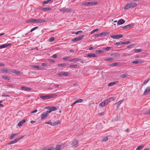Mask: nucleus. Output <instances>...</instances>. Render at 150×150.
I'll use <instances>...</instances> for the list:
<instances>
[{
    "label": "nucleus",
    "instance_id": "obj_28",
    "mask_svg": "<svg viewBox=\"0 0 150 150\" xmlns=\"http://www.w3.org/2000/svg\"><path fill=\"white\" fill-rule=\"evenodd\" d=\"M81 59H78V58H76L75 59H70L69 60V61L70 62H77L78 61H79Z\"/></svg>",
    "mask_w": 150,
    "mask_h": 150
},
{
    "label": "nucleus",
    "instance_id": "obj_47",
    "mask_svg": "<svg viewBox=\"0 0 150 150\" xmlns=\"http://www.w3.org/2000/svg\"><path fill=\"white\" fill-rule=\"evenodd\" d=\"M130 42H131L130 41H126L122 42V44L126 45V44H127L129 43H130Z\"/></svg>",
    "mask_w": 150,
    "mask_h": 150
},
{
    "label": "nucleus",
    "instance_id": "obj_32",
    "mask_svg": "<svg viewBox=\"0 0 150 150\" xmlns=\"http://www.w3.org/2000/svg\"><path fill=\"white\" fill-rule=\"evenodd\" d=\"M78 66V65L77 64H75L70 65L69 66V67H70L71 68H74L75 69V68H76Z\"/></svg>",
    "mask_w": 150,
    "mask_h": 150
},
{
    "label": "nucleus",
    "instance_id": "obj_19",
    "mask_svg": "<svg viewBox=\"0 0 150 150\" xmlns=\"http://www.w3.org/2000/svg\"><path fill=\"white\" fill-rule=\"evenodd\" d=\"M47 116L48 115L44 112L40 116L41 119V120H44L47 117Z\"/></svg>",
    "mask_w": 150,
    "mask_h": 150
},
{
    "label": "nucleus",
    "instance_id": "obj_35",
    "mask_svg": "<svg viewBox=\"0 0 150 150\" xmlns=\"http://www.w3.org/2000/svg\"><path fill=\"white\" fill-rule=\"evenodd\" d=\"M108 136L104 137L101 140V142H106L108 140Z\"/></svg>",
    "mask_w": 150,
    "mask_h": 150
},
{
    "label": "nucleus",
    "instance_id": "obj_39",
    "mask_svg": "<svg viewBox=\"0 0 150 150\" xmlns=\"http://www.w3.org/2000/svg\"><path fill=\"white\" fill-rule=\"evenodd\" d=\"M89 3H88V2H86L85 3H84L83 2H82L81 4L82 5H84L85 6H88V4Z\"/></svg>",
    "mask_w": 150,
    "mask_h": 150
},
{
    "label": "nucleus",
    "instance_id": "obj_18",
    "mask_svg": "<svg viewBox=\"0 0 150 150\" xmlns=\"http://www.w3.org/2000/svg\"><path fill=\"white\" fill-rule=\"evenodd\" d=\"M21 88L22 90L26 91H29L31 90V88H28L25 86L22 87H21Z\"/></svg>",
    "mask_w": 150,
    "mask_h": 150
},
{
    "label": "nucleus",
    "instance_id": "obj_12",
    "mask_svg": "<svg viewBox=\"0 0 150 150\" xmlns=\"http://www.w3.org/2000/svg\"><path fill=\"white\" fill-rule=\"evenodd\" d=\"M12 70L8 69L3 68L1 70V71L5 73H10L11 72Z\"/></svg>",
    "mask_w": 150,
    "mask_h": 150
},
{
    "label": "nucleus",
    "instance_id": "obj_16",
    "mask_svg": "<svg viewBox=\"0 0 150 150\" xmlns=\"http://www.w3.org/2000/svg\"><path fill=\"white\" fill-rule=\"evenodd\" d=\"M86 56L88 57H97V55L96 54H92L91 53H88L86 54Z\"/></svg>",
    "mask_w": 150,
    "mask_h": 150
},
{
    "label": "nucleus",
    "instance_id": "obj_13",
    "mask_svg": "<svg viewBox=\"0 0 150 150\" xmlns=\"http://www.w3.org/2000/svg\"><path fill=\"white\" fill-rule=\"evenodd\" d=\"M134 26V24H130L127 25H125L123 26L122 28L123 29H127L129 28H130Z\"/></svg>",
    "mask_w": 150,
    "mask_h": 150
},
{
    "label": "nucleus",
    "instance_id": "obj_36",
    "mask_svg": "<svg viewBox=\"0 0 150 150\" xmlns=\"http://www.w3.org/2000/svg\"><path fill=\"white\" fill-rule=\"evenodd\" d=\"M130 7H131L129 3H128L126 4V5L124 9L127 10Z\"/></svg>",
    "mask_w": 150,
    "mask_h": 150
},
{
    "label": "nucleus",
    "instance_id": "obj_30",
    "mask_svg": "<svg viewBox=\"0 0 150 150\" xmlns=\"http://www.w3.org/2000/svg\"><path fill=\"white\" fill-rule=\"evenodd\" d=\"M52 0H47L46 1H43L42 2V4L43 5H44L45 4H47L50 1H51Z\"/></svg>",
    "mask_w": 150,
    "mask_h": 150
},
{
    "label": "nucleus",
    "instance_id": "obj_55",
    "mask_svg": "<svg viewBox=\"0 0 150 150\" xmlns=\"http://www.w3.org/2000/svg\"><path fill=\"white\" fill-rule=\"evenodd\" d=\"M31 22H32V18L28 19L25 21V23H29Z\"/></svg>",
    "mask_w": 150,
    "mask_h": 150
},
{
    "label": "nucleus",
    "instance_id": "obj_11",
    "mask_svg": "<svg viewBox=\"0 0 150 150\" xmlns=\"http://www.w3.org/2000/svg\"><path fill=\"white\" fill-rule=\"evenodd\" d=\"M124 100V99H122L120 100L118 102L115 103L114 104V105L117 107V108H118L119 106L121 104V103Z\"/></svg>",
    "mask_w": 150,
    "mask_h": 150
},
{
    "label": "nucleus",
    "instance_id": "obj_24",
    "mask_svg": "<svg viewBox=\"0 0 150 150\" xmlns=\"http://www.w3.org/2000/svg\"><path fill=\"white\" fill-rule=\"evenodd\" d=\"M45 20L41 19H36V23H42L45 22Z\"/></svg>",
    "mask_w": 150,
    "mask_h": 150
},
{
    "label": "nucleus",
    "instance_id": "obj_33",
    "mask_svg": "<svg viewBox=\"0 0 150 150\" xmlns=\"http://www.w3.org/2000/svg\"><path fill=\"white\" fill-rule=\"evenodd\" d=\"M114 45H121L122 44V42L121 41H120L118 42H116L114 43Z\"/></svg>",
    "mask_w": 150,
    "mask_h": 150
},
{
    "label": "nucleus",
    "instance_id": "obj_4",
    "mask_svg": "<svg viewBox=\"0 0 150 150\" xmlns=\"http://www.w3.org/2000/svg\"><path fill=\"white\" fill-rule=\"evenodd\" d=\"M123 36L122 34H118V35H111L110 36L111 38L115 39H118L122 38Z\"/></svg>",
    "mask_w": 150,
    "mask_h": 150
},
{
    "label": "nucleus",
    "instance_id": "obj_44",
    "mask_svg": "<svg viewBox=\"0 0 150 150\" xmlns=\"http://www.w3.org/2000/svg\"><path fill=\"white\" fill-rule=\"evenodd\" d=\"M91 6L96 5L98 4V2L97 1H91Z\"/></svg>",
    "mask_w": 150,
    "mask_h": 150
},
{
    "label": "nucleus",
    "instance_id": "obj_15",
    "mask_svg": "<svg viewBox=\"0 0 150 150\" xmlns=\"http://www.w3.org/2000/svg\"><path fill=\"white\" fill-rule=\"evenodd\" d=\"M125 22V21L123 19H120L117 22L118 25H122Z\"/></svg>",
    "mask_w": 150,
    "mask_h": 150
},
{
    "label": "nucleus",
    "instance_id": "obj_29",
    "mask_svg": "<svg viewBox=\"0 0 150 150\" xmlns=\"http://www.w3.org/2000/svg\"><path fill=\"white\" fill-rule=\"evenodd\" d=\"M139 60H136L132 62H131V64H137L138 63H141V62L140 61H139Z\"/></svg>",
    "mask_w": 150,
    "mask_h": 150
},
{
    "label": "nucleus",
    "instance_id": "obj_51",
    "mask_svg": "<svg viewBox=\"0 0 150 150\" xmlns=\"http://www.w3.org/2000/svg\"><path fill=\"white\" fill-rule=\"evenodd\" d=\"M54 40V37H51L49 39V41L51 42L53 41Z\"/></svg>",
    "mask_w": 150,
    "mask_h": 150
},
{
    "label": "nucleus",
    "instance_id": "obj_10",
    "mask_svg": "<svg viewBox=\"0 0 150 150\" xmlns=\"http://www.w3.org/2000/svg\"><path fill=\"white\" fill-rule=\"evenodd\" d=\"M40 10L43 11L44 12H46L48 11H51L52 10V8L49 7H42L41 8Z\"/></svg>",
    "mask_w": 150,
    "mask_h": 150
},
{
    "label": "nucleus",
    "instance_id": "obj_57",
    "mask_svg": "<svg viewBox=\"0 0 150 150\" xmlns=\"http://www.w3.org/2000/svg\"><path fill=\"white\" fill-rule=\"evenodd\" d=\"M108 99L104 101V102L105 103V105L110 103Z\"/></svg>",
    "mask_w": 150,
    "mask_h": 150
},
{
    "label": "nucleus",
    "instance_id": "obj_41",
    "mask_svg": "<svg viewBox=\"0 0 150 150\" xmlns=\"http://www.w3.org/2000/svg\"><path fill=\"white\" fill-rule=\"evenodd\" d=\"M61 122L59 121L58 122H53V126H55L56 125H58L59 124H60Z\"/></svg>",
    "mask_w": 150,
    "mask_h": 150
},
{
    "label": "nucleus",
    "instance_id": "obj_38",
    "mask_svg": "<svg viewBox=\"0 0 150 150\" xmlns=\"http://www.w3.org/2000/svg\"><path fill=\"white\" fill-rule=\"evenodd\" d=\"M144 145H142L140 146H139L137 147L136 148V150H140L141 149L143 148L144 147Z\"/></svg>",
    "mask_w": 150,
    "mask_h": 150
},
{
    "label": "nucleus",
    "instance_id": "obj_31",
    "mask_svg": "<svg viewBox=\"0 0 150 150\" xmlns=\"http://www.w3.org/2000/svg\"><path fill=\"white\" fill-rule=\"evenodd\" d=\"M150 91V86L147 87L145 90L144 93H146Z\"/></svg>",
    "mask_w": 150,
    "mask_h": 150
},
{
    "label": "nucleus",
    "instance_id": "obj_23",
    "mask_svg": "<svg viewBox=\"0 0 150 150\" xmlns=\"http://www.w3.org/2000/svg\"><path fill=\"white\" fill-rule=\"evenodd\" d=\"M11 72L15 73L16 75H20L21 74V72L20 71H17L16 70L14 69L12 70Z\"/></svg>",
    "mask_w": 150,
    "mask_h": 150
},
{
    "label": "nucleus",
    "instance_id": "obj_7",
    "mask_svg": "<svg viewBox=\"0 0 150 150\" xmlns=\"http://www.w3.org/2000/svg\"><path fill=\"white\" fill-rule=\"evenodd\" d=\"M120 55L121 54L120 53L117 52H115L110 54V56H112L113 57H119Z\"/></svg>",
    "mask_w": 150,
    "mask_h": 150
},
{
    "label": "nucleus",
    "instance_id": "obj_60",
    "mask_svg": "<svg viewBox=\"0 0 150 150\" xmlns=\"http://www.w3.org/2000/svg\"><path fill=\"white\" fill-rule=\"evenodd\" d=\"M66 65V64H60L58 65L59 66H61L62 67L65 66Z\"/></svg>",
    "mask_w": 150,
    "mask_h": 150
},
{
    "label": "nucleus",
    "instance_id": "obj_17",
    "mask_svg": "<svg viewBox=\"0 0 150 150\" xmlns=\"http://www.w3.org/2000/svg\"><path fill=\"white\" fill-rule=\"evenodd\" d=\"M31 67L33 68H35L41 70L42 69V67L41 66L38 65H32L31 66Z\"/></svg>",
    "mask_w": 150,
    "mask_h": 150
},
{
    "label": "nucleus",
    "instance_id": "obj_63",
    "mask_svg": "<svg viewBox=\"0 0 150 150\" xmlns=\"http://www.w3.org/2000/svg\"><path fill=\"white\" fill-rule=\"evenodd\" d=\"M78 103H81L83 101V100L82 99H79L76 100Z\"/></svg>",
    "mask_w": 150,
    "mask_h": 150
},
{
    "label": "nucleus",
    "instance_id": "obj_64",
    "mask_svg": "<svg viewBox=\"0 0 150 150\" xmlns=\"http://www.w3.org/2000/svg\"><path fill=\"white\" fill-rule=\"evenodd\" d=\"M32 22L35 23H36V19L32 18Z\"/></svg>",
    "mask_w": 150,
    "mask_h": 150
},
{
    "label": "nucleus",
    "instance_id": "obj_58",
    "mask_svg": "<svg viewBox=\"0 0 150 150\" xmlns=\"http://www.w3.org/2000/svg\"><path fill=\"white\" fill-rule=\"evenodd\" d=\"M98 30H99V29L98 28L96 29L93 30L91 32V34H92L94 33H95V32L98 31Z\"/></svg>",
    "mask_w": 150,
    "mask_h": 150
},
{
    "label": "nucleus",
    "instance_id": "obj_61",
    "mask_svg": "<svg viewBox=\"0 0 150 150\" xmlns=\"http://www.w3.org/2000/svg\"><path fill=\"white\" fill-rule=\"evenodd\" d=\"M146 115H150V109L149 110L146 111L145 113Z\"/></svg>",
    "mask_w": 150,
    "mask_h": 150
},
{
    "label": "nucleus",
    "instance_id": "obj_43",
    "mask_svg": "<svg viewBox=\"0 0 150 150\" xmlns=\"http://www.w3.org/2000/svg\"><path fill=\"white\" fill-rule=\"evenodd\" d=\"M96 53H101L104 52V51L102 50H97L96 51Z\"/></svg>",
    "mask_w": 150,
    "mask_h": 150
},
{
    "label": "nucleus",
    "instance_id": "obj_46",
    "mask_svg": "<svg viewBox=\"0 0 150 150\" xmlns=\"http://www.w3.org/2000/svg\"><path fill=\"white\" fill-rule=\"evenodd\" d=\"M110 102H111L112 101H114L115 100V98L113 97H111L110 98L108 99Z\"/></svg>",
    "mask_w": 150,
    "mask_h": 150
},
{
    "label": "nucleus",
    "instance_id": "obj_53",
    "mask_svg": "<svg viewBox=\"0 0 150 150\" xmlns=\"http://www.w3.org/2000/svg\"><path fill=\"white\" fill-rule=\"evenodd\" d=\"M63 73V75L66 76H68L69 74V73L67 72L63 71V73Z\"/></svg>",
    "mask_w": 150,
    "mask_h": 150
},
{
    "label": "nucleus",
    "instance_id": "obj_50",
    "mask_svg": "<svg viewBox=\"0 0 150 150\" xmlns=\"http://www.w3.org/2000/svg\"><path fill=\"white\" fill-rule=\"evenodd\" d=\"M134 51L135 52H141L142 50L141 49H136L134 50Z\"/></svg>",
    "mask_w": 150,
    "mask_h": 150
},
{
    "label": "nucleus",
    "instance_id": "obj_62",
    "mask_svg": "<svg viewBox=\"0 0 150 150\" xmlns=\"http://www.w3.org/2000/svg\"><path fill=\"white\" fill-rule=\"evenodd\" d=\"M45 123L46 124H48L50 125H51V126H53V122H45Z\"/></svg>",
    "mask_w": 150,
    "mask_h": 150
},
{
    "label": "nucleus",
    "instance_id": "obj_56",
    "mask_svg": "<svg viewBox=\"0 0 150 150\" xmlns=\"http://www.w3.org/2000/svg\"><path fill=\"white\" fill-rule=\"evenodd\" d=\"M38 28V26H37V27H35L31 29V30H30V32H32L34 30H36Z\"/></svg>",
    "mask_w": 150,
    "mask_h": 150
},
{
    "label": "nucleus",
    "instance_id": "obj_54",
    "mask_svg": "<svg viewBox=\"0 0 150 150\" xmlns=\"http://www.w3.org/2000/svg\"><path fill=\"white\" fill-rule=\"evenodd\" d=\"M134 45H131L127 47V48H134Z\"/></svg>",
    "mask_w": 150,
    "mask_h": 150
},
{
    "label": "nucleus",
    "instance_id": "obj_26",
    "mask_svg": "<svg viewBox=\"0 0 150 150\" xmlns=\"http://www.w3.org/2000/svg\"><path fill=\"white\" fill-rule=\"evenodd\" d=\"M131 7L134 8L136 7L137 5V4L135 2L129 3Z\"/></svg>",
    "mask_w": 150,
    "mask_h": 150
},
{
    "label": "nucleus",
    "instance_id": "obj_42",
    "mask_svg": "<svg viewBox=\"0 0 150 150\" xmlns=\"http://www.w3.org/2000/svg\"><path fill=\"white\" fill-rule=\"evenodd\" d=\"M128 76V75L127 74H122V75H120V77H121L122 78H125L126 76Z\"/></svg>",
    "mask_w": 150,
    "mask_h": 150
},
{
    "label": "nucleus",
    "instance_id": "obj_49",
    "mask_svg": "<svg viewBox=\"0 0 150 150\" xmlns=\"http://www.w3.org/2000/svg\"><path fill=\"white\" fill-rule=\"evenodd\" d=\"M42 65L44 67H46L49 66V64L45 63H43L42 64Z\"/></svg>",
    "mask_w": 150,
    "mask_h": 150
},
{
    "label": "nucleus",
    "instance_id": "obj_59",
    "mask_svg": "<svg viewBox=\"0 0 150 150\" xmlns=\"http://www.w3.org/2000/svg\"><path fill=\"white\" fill-rule=\"evenodd\" d=\"M48 60L49 62H52V63L54 62H55V61L53 59H51V58L48 59Z\"/></svg>",
    "mask_w": 150,
    "mask_h": 150
},
{
    "label": "nucleus",
    "instance_id": "obj_37",
    "mask_svg": "<svg viewBox=\"0 0 150 150\" xmlns=\"http://www.w3.org/2000/svg\"><path fill=\"white\" fill-rule=\"evenodd\" d=\"M61 146L60 145H57L55 148V150H60L61 149Z\"/></svg>",
    "mask_w": 150,
    "mask_h": 150
},
{
    "label": "nucleus",
    "instance_id": "obj_22",
    "mask_svg": "<svg viewBox=\"0 0 150 150\" xmlns=\"http://www.w3.org/2000/svg\"><path fill=\"white\" fill-rule=\"evenodd\" d=\"M2 77L3 79L5 80H6L8 81H10L11 80V78L9 76H2Z\"/></svg>",
    "mask_w": 150,
    "mask_h": 150
},
{
    "label": "nucleus",
    "instance_id": "obj_6",
    "mask_svg": "<svg viewBox=\"0 0 150 150\" xmlns=\"http://www.w3.org/2000/svg\"><path fill=\"white\" fill-rule=\"evenodd\" d=\"M45 108L50 110V112H51L52 111H53L57 110V108L55 106H50L47 107Z\"/></svg>",
    "mask_w": 150,
    "mask_h": 150
},
{
    "label": "nucleus",
    "instance_id": "obj_9",
    "mask_svg": "<svg viewBox=\"0 0 150 150\" xmlns=\"http://www.w3.org/2000/svg\"><path fill=\"white\" fill-rule=\"evenodd\" d=\"M110 34V32L106 31H104L102 32L99 33V37H102L105 35H108Z\"/></svg>",
    "mask_w": 150,
    "mask_h": 150
},
{
    "label": "nucleus",
    "instance_id": "obj_5",
    "mask_svg": "<svg viewBox=\"0 0 150 150\" xmlns=\"http://www.w3.org/2000/svg\"><path fill=\"white\" fill-rule=\"evenodd\" d=\"M72 11V9L69 8H67L65 9H59V11L61 12L66 13H68Z\"/></svg>",
    "mask_w": 150,
    "mask_h": 150
},
{
    "label": "nucleus",
    "instance_id": "obj_2",
    "mask_svg": "<svg viewBox=\"0 0 150 150\" xmlns=\"http://www.w3.org/2000/svg\"><path fill=\"white\" fill-rule=\"evenodd\" d=\"M24 137V136H18L14 140L10 142V143L8 144V145H10L11 144H14L17 142L18 140L22 139Z\"/></svg>",
    "mask_w": 150,
    "mask_h": 150
},
{
    "label": "nucleus",
    "instance_id": "obj_48",
    "mask_svg": "<svg viewBox=\"0 0 150 150\" xmlns=\"http://www.w3.org/2000/svg\"><path fill=\"white\" fill-rule=\"evenodd\" d=\"M82 32H83V31L82 30H79V31H77L76 32H75V33H72L73 34H75L76 35H77L78 34H79V33H82Z\"/></svg>",
    "mask_w": 150,
    "mask_h": 150
},
{
    "label": "nucleus",
    "instance_id": "obj_25",
    "mask_svg": "<svg viewBox=\"0 0 150 150\" xmlns=\"http://www.w3.org/2000/svg\"><path fill=\"white\" fill-rule=\"evenodd\" d=\"M120 65V63L118 62H116V63H112L110 64V66L111 67H112L113 66H117L118 65Z\"/></svg>",
    "mask_w": 150,
    "mask_h": 150
},
{
    "label": "nucleus",
    "instance_id": "obj_1",
    "mask_svg": "<svg viewBox=\"0 0 150 150\" xmlns=\"http://www.w3.org/2000/svg\"><path fill=\"white\" fill-rule=\"evenodd\" d=\"M57 96V95L55 94H52L46 96L41 95L40 96V98L43 100H45L54 98Z\"/></svg>",
    "mask_w": 150,
    "mask_h": 150
},
{
    "label": "nucleus",
    "instance_id": "obj_3",
    "mask_svg": "<svg viewBox=\"0 0 150 150\" xmlns=\"http://www.w3.org/2000/svg\"><path fill=\"white\" fill-rule=\"evenodd\" d=\"M86 36V35L85 34H84L78 37L75 38L71 40V41L74 42L81 40L83 39L84 37Z\"/></svg>",
    "mask_w": 150,
    "mask_h": 150
},
{
    "label": "nucleus",
    "instance_id": "obj_20",
    "mask_svg": "<svg viewBox=\"0 0 150 150\" xmlns=\"http://www.w3.org/2000/svg\"><path fill=\"white\" fill-rule=\"evenodd\" d=\"M26 120L25 119H24L21 121H20L18 123V125L19 127L21 126L24 123L26 122Z\"/></svg>",
    "mask_w": 150,
    "mask_h": 150
},
{
    "label": "nucleus",
    "instance_id": "obj_40",
    "mask_svg": "<svg viewBox=\"0 0 150 150\" xmlns=\"http://www.w3.org/2000/svg\"><path fill=\"white\" fill-rule=\"evenodd\" d=\"M105 103L103 101L99 104V106L101 107H104L105 106Z\"/></svg>",
    "mask_w": 150,
    "mask_h": 150
},
{
    "label": "nucleus",
    "instance_id": "obj_21",
    "mask_svg": "<svg viewBox=\"0 0 150 150\" xmlns=\"http://www.w3.org/2000/svg\"><path fill=\"white\" fill-rule=\"evenodd\" d=\"M78 141L76 139H74L73 142L72 144L73 146L77 147L78 146Z\"/></svg>",
    "mask_w": 150,
    "mask_h": 150
},
{
    "label": "nucleus",
    "instance_id": "obj_45",
    "mask_svg": "<svg viewBox=\"0 0 150 150\" xmlns=\"http://www.w3.org/2000/svg\"><path fill=\"white\" fill-rule=\"evenodd\" d=\"M18 134L17 133H14L13 134H11V136L10 137V139H13L14 137L17 134Z\"/></svg>",
    "mask_w": 150,
    "mask_h": 150
},
{
    "label": "nucleus",
    "instance_id": "obj_34",
    "mask_svg": "<svg viewBox=\"0 0 150 150\" xmlns=\"http://www.w3.org/2000/svg\"><path fill=\"white\" fill-rule=\"evenodd\" d=\"M112 48V47H103V49L105 50L109 51Z\"/></svg>",
    "mask_w": 150,
    "mask_h": 150
},
{
    "label": "nucleus",
    "instance_id": "obj_8",
    "mask_svg": "<svg viewBox=\"0 0 150 150\" xmlns=\"http://www.w3.org/2000/svg\"><path fill=\"white\" fill-rule=\"evenodd\" d=\"M55 148L52 146L50 147H45L42 148V150H54Z\"/></svg>",
    "mask_w": 150,
    "mask_h": 150
},
{
    "label": "nucleus",
    "instance_id": "obj_52",
    "mask_svg": "<svg viewBox=\"0 0 150 150\" xmlns=\"http://www.w3.org/2000/svg\"><path fill=\"white\" fill-rule=\"evenodd\" d=\"M114 60V59L112 58H107L105 59V61H113Z\"/></svg>",
    "mask_w": 150,
    "mask_h": 150
},
{
    "label": "nucleus",
    "instance_id": "obj_27",
    "mask_svg": "<svg viewBox=\"0 0 150 150\" xmlns=\"http://www.w3.org/2000/svg\"><path fill=\"white\" fill-rule=\"evenodd\" d=\"M118 82V81H115V82L110 83L108 84V86H113L114 85L116 84Z\"/></svg>",
    "mask_w": 150,
    "mask_h": 150
},
{
    "label": "nucleus",
    "instance_id": "obj_14",
    "mask_svg": "<svg viewBox=\"0 0 150 150\" xmlns=\"http://www.w3.org/2000/svg\"><path fill=\"white\" fill-rule=\"evenodd\" d=\"M11 45V44L10 43L5 44H3L2 45H0V49L6 47L10 45Z\"/></svg>",
    "mask_w": 150,
    "mask_h": 150
}]
</instances>
